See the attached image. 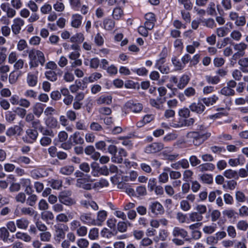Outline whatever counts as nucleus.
<instances>
[{
    "mask_svg": "<svg viewBox=\"0 0 248 248\" xmlns=\"http://www.w3.org/2000/svg\"><path fill=\"white\" fill-rule=\"evenodd\" d=\"M199 171L204 172L206 171H212L215 168V165L211 163H205L200 164L198 167Z\"/></svg>",
    "mask_w": 248,
    "mask_h": 248,
    "instance_id": "nucleus-26",
    "label": "nucleus"
},
{
    "mask_svg": "<svg viewBox=\"0 0 248 248\" xmlns=\"http://www.w3.org/2000/svg\"><path fill=\"white\" fill-rule=\"evenodd\" d=\"M127 224L130 226V223L127 221L126 222L119 221L117 225V231L121 232H125L127 229Z\"/></svg>",
    "mask_w": 248,
    "mask_h": 248,
    "instance_id": "nucleus-37",
    "label": "nucleus"
},
{
    "mask_svg": "<svg viewBox=\"0 0 248 248\" xmlns=\"http://www.w3.org/2000/svg\"><path fill=\"white\" fill-rule=\"evenodd\" d=\"M190 110L197 114L202 113L205 109V107L203 104L202 101L199 100L198 102L192 103L189 106Z\"/></svg>",
    "mask_w": 248,
    "mask_h": 248,
    "instance_id": "nucleus-14",
    "label": "nucleus"
},
{
    "mask_svg": "<svg viewBox=\"0 0 248 248\" xmlns=\"http://www.w3.org/2000/svg\"><path fill=\"white\" fill-rule=\"evenodd\" d=\"M66 117L70 121H75L77 119V114L72 109L68 110L66 112Z\"/></svg>",
    "mask_w": 248,
    "mask_h": 248,
    "instance_id": "nucleus-62",
    "label": "nucleus"
},
{
    "mask_svg": "<svg viewBox=\"0 0 248 248\" xmlns=\"http://www.w3.org/2000/svg\"><path fill=\"white\" fill-rule=\"evenodd\" d=\"M52 10L51 5L47 3H45L41 8L40 11L43 15L48 14Z\"/></svg>",
    "mask_w": 248,
    "mask_h": 248,
    "instance_id": "nucleus-54",
    "label": "nucleus"
},
{
    "mask_svg": "<svg viewBox=\"0 0 248 248\" xmlns=\"http://www.w3.org/2000/svg\"><path fill=\"white\" fill-rule=\"evenodd\" d=\"M24 95L27 98L36 99L37 96V93L33 90L29 89L25 91Z\"/></svg>",
    "mask_w": 248,
    "mask_h": 248,
    "instance_id": "nucleus-56",
    "label": "nucleus"
},
{
    "mask_svg": "<svg viewBox=\"0 0 248 248\" xmlns=\"http://www.w3.org/2000/svg\"><path fill=\"white\" fill-rule=\"evenodd\" d=\"M112 102V97L110 95H101L96 100L98 105L102 104L109 105Z\"/></svg>",
    "mask_w": 248,
    "mask_h": 248,
    "instance_id": "nucleus-24",
    "label": "nucleus"
},
{
    "mask_svg": "<svg viewBox=\"0 0 248 248\" xmlns=\"http://www.w3.org/2000/svg\"><path fill=\"white\" fill-rule=\"evenodd\" d=\"M72 192L70 190H64L60 193L58 196L59 202L65 205L72 206L76 203V201L70 197Z\"/></svg>",
    "mask_w": 248,
    "mask_h": 248,
    "instance_id": "nucleus-4",
    "label": "nucleus"
},
{
    "mask_svg": "<svg viewBox=\"0 0 248 248\" xmlns=\"http://www.w3.org/2000/svg\"><path fill=\"white\" fill-rule=\"evenodd\" d=\"M88 237L91 240L97 239L99 237L98 229L95 228L91 229L89 232Z\"/></svg>",
    "mask_w": 248,
    "mask_h": 248,
    "instance_id": "nucleus-44",
    "label": "nucleus"
},
{
    "mask_svg": "<svg viewBox=\"0 0 248 248\" xmlns=\"http://www.w3.org/2000/svg\"><path fill=\"white\" fill-rule=\"evenodd\" d=\"M220 93L225 96H233L235 94V93L233 89H230L227 86L224 87L220 91Z\"/></svg>",
    "mask_w": 248,
    "mask_h": 248,
    "instance_id": "nucleus-41",
    "label": "nucleus"
},
{
    "mask_svg": "<svg viewBox=\"0 0 248 248\" xmlns=\"http://www.w3.org/2000/svg\"><path fill=\"white\" fill-rule=\"evenodd\" d=\"M77 244L79 248H87L89 245V242L85 238L78 239Z\"/></svg>",
    "mask_w": 248,
    "mask_h": 248,
    "instance_id": "nucleus-50",
    "label": "nucleus"
},
{
    "mask_svg": "<svg viewBox=\"0 0 248 248\" xmlns=\"http://www.w3.org/2000/svg\"><path fill=\"white\" fill-rule=\"evenodd\" d=\"M201 180L205 184H210L213 182V177L211 175L204 174L200 176Z\"/></svg>",
    "mask_w": 248,
    "mask_h": 248,
    "instance_id": "nucleus-55",
    "label": "nucleus"
},
{
    "mask_svg": "<svg viewBox=\"0 0 248 248\" xmlns=\"http://www.w3.org/2000/svg\"><path fill=\"white\" fill-rule=\"evenodd\" d=\"M149 212L154 215L162 214L164 213V210L163 206L158 202H151L148 207Z\"/></svg>",
    "mask_w": 248,
    "mask_h": 248,
    "instance_id": "nucleus-9",
    "label": "nucleus"
},
{
    "mask_svg": "<svg viewBox=\"0 0 248 248\" xmlns=\"http://www.w3.org/2000/svg\"><path fill=\"white\" fill-rule=\"evenodd\" d=\"M38 72H29L26 77V83L30 87H33L37 85L38 78Z\"/></svg>",
    "mask_w": 248,
    "mask_h": 248,
    "instance_id": "nucleus-11",
    "label": "nucleus"
},
{
    "mask_svg": "<svg viewBox=\"0 0 248 248\" xmlns=\"http://www.w3.org/2000/svg\"><path fill=\"white\" fill-rule=\"evenodd\" d=\"M164 150L161 153V155L165 160L170 161H173L176 160L179 155L178 153H173V148L170 147H164Z\"/></svg>",
    "mask_w": 248,
    "mask_h": 248,
    "instance_id": "nucleus-7",
    "label": "nucleus"
},
{
    "mask_svg": "<svg viewBox=\"0 0 248 248\" xmlns=\"http://www.w3.org/2000/svg\"><path fill=\"white\" fill-rule=\"evenodd\" d=\"M46 124L49 127L55 128L58 126V121L56 118L48 116L45 120Z\"/></svg>",
    "mask_w": 248,
    "mask_h": 248,
    "instance_id": "nucleus-29",
    "label": "nucleus"
},
{
    "mask_svg": "<svg viewBox=\"0 0 248 248\" xmlns=\"http://www.w3.org/2000/svg\"><path fill=\"white\" fill-rule=\"evenodd\" d=\"M54 239L57 243H60L65 238V232L68 227L66 225L62 223H57L53 226Z\"/></svg>",
    "mask_w": 248,
    "mask_h": 248,
    "instance_id": "nucleus-3",
    "label": "nucleus"
},
{
    "mask_svg": "<svg viewBox=\"0 0 248 248\" xmlns=\"http://www.w3.org/2000/svg\"><path fill=\"white\" fill-rule=\"evenodd\" d=\"M166 101L165 97H158L156 99H150L151 105L158 109H163V104Z\"/></svg>",
    "mask_w": 248,
    "mask_h": 248,
    "instance_id": "nucleus-17",
    "label": "nucleus"
},
{
    "mask_svg": "<svg viewBox=\"0 0 248 248\" xmlns=\"http://www.w3.org/2000/svg\"><path fill=\"white\" fill-rule=\"evenodd\" d=\"M57 221L60 222L66 223L69 221V218L67 215L64 213H61L58 214L56 217Z\"/></svg>",
    "mask_w": 248,
    "mask_h": 248,
    "instance_id": "nucleus-59",
    "label": "nucleus"
},
{
    "mask_svg": "<svg viewBox=\"0 0 248 248\" xmlns=\"http://www.w3.org/2000/svg\"><path fill=\"white\" fill-rule=\"evenodd\" d=\"M44 106L42 103H36L32 107L33 113L37 118H39L43 113Z\"/></svg>",
    "mask_w": 248,
    "mask_h": 248,
    "instance_id": "nucleus-20",
    "label": "nucleus"
},
{
    "mask_svg": "<svg viewBox=\"0 0 248 248\" xmlns=\"http://www.w3.org/2000/svg\"><path fill=\"white\" fill-rule=\"evenodd\" d=\"M229 31V29L225 27L218 28L216 30V33L219 37L226 36L228 33Z\"/></svg>",
    "mask_w": 248,
    "mask_h": 248,
    "instance_id": "nucleus-42",
    "label": "nucleus"
},
{
    "mask_svg": "<svg viewBox=\"0 0 248 248\" xmlns=\"http://www.w3.org/2000/svg\"><path fill=\"white\" fill-rule=\"evenodd\" d=\"M236 228L238 230L242 231H246L248 229V222L247 220H241L236 223Z\"/></svg>",
    "mask_w": 248,
    "mask_h": 248,
    "instance_id": "nucleus-40",
    "label": "nucleus"
},
{
    "mask_svg": "<svg viewBox=\"0 0 248 248\" xmlns=\"http://www.w3.org/2000/svg\"><path fill=\"white\" fill-rule=\"evenodd\" d=\"M207 12L210 16H215L217 15L216 5L214 2H209L207 8Z\"/></svg>",
    "mask_w": 248,
    "mask_h": 248,
    "instance_id": "nucleus-46",
    "label": "nucleus"
},
{
    "mask_svg": "<svg viewBox=\"0 0 248 248\" xmlns=\"http://www.w3.org/2000/svg\"><path fill=\"white\" fill-rule=\"evenodd\" d=\"M103 25L106 30L111 31L114 28L115 22L112 19L106 18L104 19Z\"/></svg>",
    "mask_w": 248,
    "mask_h": 248,
    "instance_id": "nucleus-32",
    "label": "nucleus"
},
{
    "mask_svg": "<svg viewBox=\"0 0 248 248\" xmlns=\"http://www.w3.org/2000/svg\"><path fill=\"white\" fill-rule=\"evenodd\" d=\"M16 117V114L15 113L11 111H7L5 113V118L6 120L9 123L12 122L15 119Z\"/></svg>",
    "mask_w": 248,
    "mask_h": 248,
    "instance_id": "nucleus-64",
    "label": "nucleus"
},
{
    "mask_svg": "<svg viewBox=\"0 0 248 248\" xmlns=\"http://www.w3.org/2000/svg\"><path fill=\"white\" fill-rule=\"evenodd\" d=\"M240 69L244 73H248V57L242 58L238 62Z\"/></svg>",
    "mask_w": 248,
    "mask_h": 248,
    "instance_id": "nucleus-25",
    "label": "nucleus"
},
{
    "mask_svg": "<svg viewBox=\"0 0 248 248\" xmlns=\"http://www.w3.org/2000/svg\"><path fill=\"white\" fill-rule=\"evenodd\" d=\"M69 140L73 145H82L84 142V139L81 137L79 132L78 131L75 132L73 135H71Z\"/></svg>",
    "mask_w": 248,
    "mask_h": 248,
    "instance_id": "nucleus-19",
    "label": "nucleus"
},
{
    "mask_svg": "<svg viewBox=\"0 0 248 248\" xmlns=\"http://www.w3.org/2000/svg\"><path fill=\"white\" fill-rule=\"evenodd\" d=\"M30 60L29 65L31 68L37 67L40 64L43 66L46 62L44 54L40 50L32 49L27 51Z\"/></svg>",
    "mask_w": 248,
    "mask_h": 248,
    "instance_id": "nucleus-2",
    "label": "nucleus"
},
{
    "mask_svg": "<svg viewBox=\"0 0 248 248\" xmlns=\"http://www.w3.org/2000/svg\"><path fill=\"white\" fill-rule=\"evenodd\" d=\"M16 224L18 228L25 230L29 226V221L27 219L21 218L16 220Z\"/></svg>",
    "mask_w": 248,
    "mask_h": 248,
    "instance_id": "nucleus-34",
    "label": "nucleus"
},
{
    "mask_svg": "<svg viewBox=\"0 0 248 248\" xmlns=\"http://www.w3.org/2000/svg\"><path fill=\"white\" fill-rule=\"evenodd\" d=\"M21 213L23 215H28L29 216H32L36 213V212L31 207H23L21 209Z\"/></svg>",
    "mask_w": 248,
    "mask_h": 248,
    "instance_id": "nucleus-47",
    "label": "nucleus"
},
{
    "mask_svg": "<svg viewBox=\"0 0 248 248\" xmlns=\"http://www.w3.org/2000/svg\"><path fill=\"white\" fill-rule=\"evenodd\" d=\"M203 128V125H200L199 130L188 132L186 135L188 141L192 142L196 146H199L209 139L211 134L204 130Z\"/></svg>",
    "mask_w": 248,
    "mask_h": 248,
    "instance_id": "nucleus-1",
    "label": "nucleus"
},
{
    "mask_svg": "<svg viewBox=\"0 0 248 248\" xmlns=\"http://www.w3.org/2000/svg\"><path fill=\"white\" fill-rule=\"evenodd\" d=\"M193 174V172L190 170H185L183 173V180L186 182H191Z\"/></svg>",
    "mask_w": 248,
    "mask_h": 248,
    "instance_id": "nucleus-36",
    "label": "nucleus"
},
{
    "mask_svg": "<svg viewBox=\"0 0 248 248\" xmlns=\"http://www.w3.org/2000/svg\"><path fill=\"white\" fill-rule=\"evenodd\" d=\"M51 234L49 232H44L40 234V239L44 242H48L51 238Z\"/></svg>",
    "mask_w": 248,
    "mask_h": 248,
    "instance_id": "nucleus-63",
    "label": "nucleus"
},
{
    "mask_svg": "<svg viewBox=\"0 0 248 248\" xmlns=\"http://www.w3.org/2000/svg\"><path fill=\"white\" fill-rule=\"evenodd\" d=\"M31 127L33 129L36 130L42 131L43 126L41 124V121L39 119H35L31 123Z\"/></svg>",
    "mask_w": 248,
    "mask_h": 248,
    "instance_id": "nucleus-57",
    "label": "nucleus"
},
{
    "mask_svg": "<svg viewBox=\"0 0 248 248\" xmlns=\"http://www.w3.org/2000/svg\"><path fill=\"white\" fill-rule=\"evenodd\" d=\"M227 232L228 235L231 238H234L236 237V231L234 226L232 225L229 226L227 228Z\"/></svg>",
    "mask_w": 248,
    "mask_h": 248,
    "instance_id": "nucleus-61",
    "label": "nucleus"
},
{
    "mask_svg": "<svg viewBox=\"0 0 248 248\" xmlns=\"http://www.w3.org/2000/svg\"><path fill=\"white\" fill-rule=\"evenodd\" d=\"M125 107L127 109L135 113H140L143 109V106L141 103L133 101L126 103Z\"/></svg>",
    "mask_w": 248,
    "mask_h": 248,
    "instance_id": "nucleus-10",
    "label": "nucleus"
},
{
    "mask_svg": "<svg viewBox=\"0 0 248 248\" xmlns=\"http://www.w3.org/2000/svg\"><path fill=\"white\" fill-rule=\"evenodd\" d=\"M74 170L72 166H66L62 167L60 170V172L64 175H70Z\"/></svg>",
    "mask_w": 248,
    "mask_h": 248,
    "instance_id": "nucleus-45",
    "label": "nucleus"
},
{
    "mask_svg": "<svg viewBox=\"0 0 248 248\" xmlns=\"http://www.w3.org/2000/svg\"><path fill=\"white\" fill-rule=\"evenodd\" d=\"M223 175L228 179H238V172L232 169L226 170L224 171Z\"/></svg>",
    "mask_w": 248,
    "mask_h": 248,
    "instance_id": "nucleus-28",
    "label": "nucleus"
},
{
    "mask_svg": "<svg viewBox=\"0 0 248 248\" xmlns=\"http://www.w3.org/2000/svg\"><path fill=\"white\" fill-rule=\"evenodd\" d=\"M171 233L174 238L180 237L182 238L185 239V240H188V239L186 238L188 236V232L186 230L182 228L177 226L173 227Z\"/></svg>",
    "mask_w": 248,
    "mask_h": 248,
    "instance_id": "nucleus-13",
    "label": "nucleus"
},
{
    "mask_svg": "<svg viewBox=\"0 0 248 248\" xmlns=\"http://www.w3.org/2000/svg\"><path fill=\"white\" fill-rule=\"evenodd\" d=\"M203 216L199 213L193 212L189 214V219L191 222H200L203 219Z\"/></svg>",
    "mask_w": 248,
    "mask_h": 248,
    "instance_id": "nucleus-35",
    "label": "nucleus"
},
{
    "mask_svg": "<svg viewBox=\"0 0 248 248\" xmlns=\"http://www.w3.org/2000/svg\"><path fill=\"white\" fill-rule=\"evenodd\" d=\"M62 73L61 70L57 73L52 70H49L45 72V76L48 80L53 82L57 80L58 76H61Z\"/></svg>",
    "mask_w": 248,
    "mask_h": 248,
    "instance_id": "nucleus-21",
    "label": "nucleus"
},
{
    "mask_svg": "<svg viewBox=\"0 0 248 248\" xmlns=\"http://www.w3.org/2000/svg\"><path fill=\"white\" fill-rule=\"evenodd\" d=\"M164 148V144L161 142H153L147 145L144 152L148 154H155L161 151Z\"/></svg>",
    "mask_w": 248,
    "mask_h": 248,
    "instance_id": "nucleus-8",
    "label": "nucleus"
},
{
    "mask_svg": "<svg viewBox=\"0 0 248 248\" xmlns=\"http://www.w3.org/2000/svg\"><path fill=\"white\" fill-rule=\"evenodd\" d=\"M218 99V97L214 94L209 97L202 98L201 101H202L203 104H205L208 107L213 105Z\"/></svg>",
    "mask_w": 248,
    "mask_h": 248,
    "instance_id": "nucleus-27",
    "label": "nucleus"
},
{
    "mask_svg": "<svg viewBox=\"0 0 248 248\" xmlns=\"http://www.w3.org/2000/svg\"><path fill=\"white\" fill-rule=\"evenodd\" d=\"M222 214L224 216L227 217L230 219L235 218L236 216L238 215L237 212L231 208L224 210L222 212Z\"/></svg>",
    "mask_w": 248,
    "mask_h": 248,
    "instance_id": "nucleus-39",
    "label": "nucleus"
},
{
    "mask_svg": "<svg viewBox=\"0 0 248 248\" xmlns=\"http://www.w3.org/2000/svg\"><path fill=\"white\" fill-rule=\"evenodd\" d=\"M1 9L9 17H13L16 15V11L10 7L9 3H4L1 4Z\"/></svg>",
    "mask_w": 248,
    "mask_h": 248,
    "instance_id": "nucleus-22",
    "label": "nucleus"
},
{
    "mask_svg": "<svg viewBox=\"0 0 248 248\" xmlns=\"http://www.w3.org/2000/svg\"><path fill=\"white\" fill-rule=\"evenodd\" d=\"M27 137L30 139L29 142H33L34 141L38 136V133L37 130L33 129H29L26 131Z\"/></svg>",
    "mask_w": 248,
    "mask_h": 248,
    "instance_id": "nucleus-30",
    "label": "nucleus"
},
{
    "mask_svg": "<svg viewBox=\"0 0 248 248\" xmlns=\"http://www.w3.org/2000/svg\"><path fill=\"white\" fill-rule=\"evenodd\" d=\"M172 62L176 70H181L184 67L179 59L174 57L171 59Z\"/></svg>",
    "mask_w": 248,
    "mask_h": 248,
    "instance_id": "nucleus-53",
    "label": "nucleus"
},
{
    "mask_svg": "<svg viewBox=\"0 0 248 248\" xmlns=\"http://www.w3.org/2000/svg\"><path fill=\"white\" fill-rule=\"evenodd\" d=\"M235 200L237 202L243 203L246 201L245 194L241 191L238 190L235 193Z\"/></svg>",
    "mask_w": 248,
    "mask_h": 248,
    "instance_id": "nucleus-38",
    "label": "nucleus"
},
{
    "mask_svg": "<svg viewBox=\"0 0 248 248\" xmlns=\"http://www.w3.org/2000/svg\"><path fill=\"white\" fill-rule=\"evenodd\" d=\"M79 218L80 221L84 224L93 226H95V224H98L95 223V219L93 217L92 215L90 213L80 214Z\"/></svg>",
    "mask_w": 248,
    "mask_h": 248,
    "instance_id": "nucleus-12",
    "label": "nucleus"
},
{
    "mask_svg": "<svg viewBox=\"0 0 248 248\" xmlns=\"http://www.w3.org/2000/svg\"><path fill=\"white\" fill-rule=\"evenodd\" d=\"M81 223L79 221L74 219L72 220L69 223V227L71 231H76L78 227H80Z\"/></svg>",
    "mask_w": 248,
    "mask_h": 248,
    "instance_id": "nucleus-58",
    "label": "nucleus"
},
{
    "mask_svg": "<svg viewBox=\"0 0 248 248\" xmlns=\"http://www.w3.org/2000/svg\"><path fill=\"white\" fill-rule=\"evenodd\" d=\"M107 216V212L104 210H101L98 212L96 219H95V223L98 224H95V226H100L102 223L105 220Z\"/></svg>",
    "mask_w": 248,
    "mask_h": 248,
    "instance_id": "nucleus-23",
    "label": "nucleus"
},
{
    "mask_svg": "<svg viewBox=\"0 0 248 248\" xmlns=\"http://www.w3.org/2000/svg\"><path fill=\"white\" fill-rule=\"evenodd\" d=\"M114 156L111 157L112 162L116 163H121L123 161V157L127 156L126 152L123 148H119Z\"/></svg>",
    "mask_w": 248,
    "mask_h": 248,
    "instance_id": "nucleus-16",
    "label": "nucleus"
},
{
    "mask_svg": "<svg viewBox=\"0 0 248 248\" xmlns=\"http://www.w3.org/2000/svg\"><path fill=\"white\" fill-rule=\"evenodd\" d=\"M248 47V45L243 42L234 44L233 48L236 51L232 56V59L236 60L237 58L243 57L245 54V50Z\"/></svg>",
    "mask_w": 248,
    "mask_h": 248,
    "instance_id": "nucleus-5",
    "label": "nucleus"
},
{
    "mask_svg": "<svg viewBox=\"0 0 248 248\" xmlns=\"http://www.w3.org/2000/svg\"><path fill=\"white\" fill-rule=\"evenodd\" d=\"M123 15V11L120 7H116L113 9L112 16L114 19L118 20Z\"/></svg>",
    "mask_w": 248,
    "mask_h": 248,
    "instance_id": "nucleus-48",
    "label": "nucleus"
},
{
    "mask_svg": "<svg viewBox=\"0 0 248 248\" xmlns=\"http://www.w3.org/2000/svg\"><path fill=\"white\" fill-rule=\"evenodd\" d=\"M84 40V36L81 32L77 33L70 38V41L72 43H81Z\"/></svg>",
    "mask_w": 248,
    "mask_h": 248,
    "instance_id": "nucleus-33",
    "label": "nucleus"
},
{
    "mask_svg": "<svg viewBox=\"0 0 248 248\" xmlns=\"http://www.w3.org/2000/svg\"><path fill=\"white\" fill-rule=\"evenodd\" d=\"M16 237L24 240L25 242H30L31 240V236L27 233L18 232L16 233Z\"/></svg>",
    "mask_w": 248,
    "mask_h": 248,
    "instance_id": "nucleus-52",
    "label": "nucleus"
},
{
    "mask_svg": "<svg viewBox=\"0 0 248 248\" xmlns=\"http://www.w3.org/2000/svg\"><path fill=\"white\" fill-rule=\"evenodd\" d=\"M9 237V232L7 230L3 227L1 228V238H2V240L4 242L10 241V243L12 242L11 239L8 238Z\"/></svg>",
    "mask_w": 248,
    "mask_h": 248,
    "instance_id": "nucleus-51",
    "label": "nucleus"
},
{
    "mask_svg": "<svg viewBox=\"0 0 248 248\" xmlns=\"http://www.w3.org/2000/svg\"><path fill=\"white\" fill-rule=\"evenodd\" d=\"M76 234L79 237H83L87 235L88 232L87 228L83 225H80L76 231Z\"/></svg>",
    "mask_w": 248,
    "mask_h": 248,
    "instance_id": "nucleus-43",
    "label": "nucleus"
},
{
    "mask_svg": "<svg viewBox=\"0 0 248 248\" xmlns=\"http://www.w3.org/2000/svg\"><path fill=\"white\" fill-rule=\"evenodd\" d=\"M30 196L28 198L27 200V203L28 205L31 206H33L37 201V196L35 194H31Z\"/></svg>",
    "mask_w": 248,
    "mask_h": 248,
    "instance_id": "nucleus-60",
    "label": "nucleus"
},
{
    "mask_svg": "<svg viewBox=\"0 0 248 248\" xmlns=\"http://www.w3.org/2000/svg\"><path fill=\"white\" fill-rule=\"evenodd\" d=\"M190 80L189 77L186 75H183L180 78L177 87L180 89H184L188 84Z\"/></svg>",
    "mask_w": 248,
    "mask_h": 248,
    "instance_id": "nucleus-31",
    "label": "nucleus"
},
{
    "mask_svg": "<svg viewBox=\"0 0 248 248\" xmlns=\"http://www.w3.org/2000/svg\"><path fill=\"white\" fill-rule=\"evenodd\" d=\"M77 186L87 190L94 188V184L92 180L88 178H79L77 181Z\"/></svg>",
    "mask_w": 248,
    "mask_h": 248,
    "instance_id": "nucleus-6",
    "label": "nucleus"
},
{
    "mask_svg": "<svg viewBox=\"0 0 248 248\" xmlns=\"http://www.w3.org/2000/svg\"><path fill=\"white\" fill-rule=\"evenodd\" d=\"M83 16L79 14H74L71 17V26L74 28H79L82 24Z\"/></svg>",
    "mask_w": 248,
    "mask_h": 248,
    "instance_id": "nucleus-18",
    "label": "nucleus"
},
{
    "mask_svg": "<svg viewBox=\"0 0 248 248\" xmlns=\"http://www.w3.org/2000/svg\"><path fill=\"white\" fill-rule=\"evenodd\" d=\"M24 25V21L20 18H15L13 21L12 25V30L15 34H18L20 33L21 27Z\"/></svg>",
    "mask_w": 248,
    "mask_h": 248,
    "instance_id": "nucleus-15",
    "label": "nucleus"
},
{
    "mask_svg": "<svg viewBox=\"0 0 248 248\" xmlns=\"http://www.w3.org/2000/svg\"><path fill=\"white\" fill-rule=\"evenodd\" d=\"M205 79L206 81L210 84H217L220 81V78L218 76H205Z\"/></svg>",
    "mask_w": 248,
    "mask_h": 248,
    "instance_id": "nucleus-49",
    "label": "nucleus"
}]
</instances>
